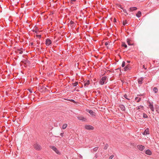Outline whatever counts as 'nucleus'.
<instances>
[{
	"label": "nucleus",
	"instance_id": "f704fd0d",
	"mask_svg": "<svg viewBox=\"0 0 159 159\" xmlns=\"http://www.w3.org/2000/svg\"><path fill=\"white\" fill-rule=\"evenodd\" d=\"M109 41L105 43V45L106 46H107L109 44Z\"/></svg>",
	"mask_w": 159,
	"mask_h": 159
},
{
	"label": "nucleus",
	"instance_id": "473e14b6",
	"mask_svg": "<svg viewBox=\"0 0 159 159\" xmlns=\"http://www.w3.org/2000/svg\"><path fill=\"white\" fill-rule=\"evenodd\" d=\"M76 1V0H71V3L72 4H74L73 2H75Z\"/></svg>",
	"mask_w": 159,
	"mask_h": 159
},
{
	"label": "nucleus",
	"instance_id": "f03ea898",
	"mask_svg": "<svg viewBox=\"0 0 159 159\" xmlns=\"http://www.w3.org/2000/svg\"><path fill=\"white\" fill-rule=\"evenodd\" d=\"M50 148L52 149L54 151L57 153L59 154H60L58 150L57 149V148L55 147L54 146H50Z\"/></svg>",
	"mask_w": 159,
	"mask_h": 159
},
{
	"label": "nucleus",
	"instance_id": "49530a36",
	"mask_svg": "<svg viewBox=\"0 0 159 159\" xmlns=\"http://www.w3.org/2000/svg\"><path fill=\"white\" fill-rule=\"evenodd\" d=\"M120 8H121L122 9H123V7H122L121 6H120Z\"/></svg>",
	"mask_w": 159,
	"mask_h": 159
},
{
	"label": "nucleus",
	"instance_id": "6ab92c4d",
	"mask_svg": "<svg viewBox=\"0 0 159 159\" xmlns=\"http://www.w3.org/2000/svg\"><path fill=\"white\" fill-rule=\"evenodd\" d=\"M141 98L137 97L135 98V100L137 102H139L140 101Z\"/></svg>",
	"mask_w": 159,
	"mask_h": 159
},
{
	"label": "nucleus",
	"instance_id": "c756f323",
	"mask_svg": "<svg viewBox=\"0 0 159 159\" xmlns=\"http://www.w3.org/2000/svg\"><path fill=\"white\" fill-rule=\"evenodd\" d=\"M143 117L144 118H147L148 117V116H147V115L146 114L143 113Z\"/></svg>",
	"mask_w": 159,
	"mask_h": 159
},
{
	"label": "nucleus",
	"instance_id": "72a5a7b5",
	"mask_svg": "<svg viewBox=\"0 0 159 159\" xmlns=\"http://www.w3.org/2000/svg\"><path fill=\"white\" fill-rule=\"evenodd\" d=\"M114 157V155H112L109 157V159H112Z\"/></svg>",
	"mask_w": 159,
	"mask_h": 159
},
{
	"label": "nucleus",
	"instance_id": "1a4fd4ad",
	"mask_svg": "<svg viewBox=\"0 0 159 159\" xmlns=\"http://www.w3.org/2000/svg\"><path fill=\"white\" fill-rule=\"evenodd\" d=\"M52 43L51 40L49 39H47L46 41V44L47 46H48Z\"/></svg>",
	"mask_w": 159,
	"mask_h": 159
},
{
	"label": "nucleus",
	"instance_id": "393cba45",
	"mask_svg": "<svg viewBox=\"0 0 159 159\" xmlns=\"http://www.w3.org/2000/svg\"><path fill=\"white\" fill-rule=\"evenodd\" d=\"M78 84V82H75L74 83L72 84L73 86H77Z\"/></svg>",
	"mask_w": 159,
	"mask_h": 159
},
{
	"label": "nucleus",
	"instance_id": "f257e3e1",
	"mask_svg": "<svg viewBox=\"0 0 159 159\" xmlns=\"http://www.w3.org/2000/svg\"><path fill=\"white\" fill-rule=\"evenodd\" d=\"M107 81V79L106 76H104L102 77L99 82L100 84L103 85L106 84Z\"/></svg>",
	"mask_w": 159,
	"mask_h": 159
},
{
	"label": "nucleus",
	"instance_id": "4468645a",
	"mask_svg": "<svg viewBox=\"0 0 159 159\" xmlns=\"http://www.w3.org/2000/svg\"><path fill=\"white\" fill-rule=\"evenodd\" d=\"M143 77H142L139 78L138 80L139 84H142V81H143Z\"/></svg>",
	"mask_w": 159,
	"mask_h": 159
},
{
	"label": "nucleus",
	"instance_id": "79ce46f5",
	"mask_svg": "<svg viewBox=\"0 0 159 159\" xmlns=\"http://www.w3.org/2000/svg\"><path fill=\"white\" fill-rule=\"evenodd\" d=\"M73 23H74V22H73L72 21H70V23L71 24H73Z\"/></svg>",
	"mask_w": 159,
	"mask_h": 159
},
{
	"label": "nucleus",
	"instance_id": "4be33fe9",
	"mask_svg": "<svg viewBox=\"0 0 159 159\" xmlns=\"http://www.w3.org/2000/svg\"><path fill=\"white\" fill-rule=\"evenodd\" d=\"M121 45L122 47H124L125 48L127 47V46L125 42H122Z\"/></svg>",
	"mask_w": 159,
	"mask_h": 159
},
{
	"label": "nucleus",
	"instance_id": "a19ab883",
	"mask_svg": "<svg viewBox=\"0 0 159 159\" xmlns=\"http://www.w3.org/2000/svg\"><path fill=\"white\" fill-rule=\"evenodd\" d=\"M30 44H31V46H34V43H30Z\"/></svg>",
	"mask_w": 159,
	"mask_h": 159
},
{
	"label": "nucleus",
	"instance_id": "5701e85b",
	"mask_svg": "<svg viewBox=\"0 0 159 159\" xmlns=\"http://www.w3.org/2000/svg\"><path fill=\"white\" fill-rule=\"evenodd\" d=\"M67 124H64L62 127V128L63 129H65L66 127H67Z\"/></svg>",
	"mask_w": 159,
	"mask_h": 159
},
{
	"label": "nucleus",
	"instance_id": "7ed1b4c3",
	"mask_svg": "<svg viewBox=\"0 0 159 159\" xmlns=\"http://www.w3.org/2000/svg\"><path fill=\"white\" fill-rule=\"evenodd\" d=\"M34 148L37 150H40L41 149V147L40 145L36 143L34 144Z\"/></svg>",
	"mask_w": 159,
	"mask_h": 159
},
{
	"label": "nucleus",
	"instance_id": "c03bdc74",
	"mask_svg": "<svg viewBox=\"0 0 159 159\" xmlns=\"http://www.w3.org/2000/svg\"><path fill=\"white\" fill-rule=\"evenodd\" d=\"M29 91H30V92L31 93H32V90H30V89H29Z\"/></svg>",
	"mask_w": 159,
	"mask_h": 159
},
{
	"label": "nucleus",
	"instance_id": "f3484780",
	"mask_svg": "<svg viewBox=\"0 0 159 159\" xmlns=\"http://www.w3.org/2000/svg\"><path fill=\"white\" fill-rule=\"evenodd\" d=\"M137 9V8L136 7H130V11H136Z\"/></svg>",
	"mask_w": 159,
	"mask_h": 159
},
{
	"label": "nucleus",
	"instance_id": "f8f14e48",
	"mask_svg": "<svg viewBox=\"0 0 159 159\" xmlns=\"http://www.w3.org/2000/svg\"><path fill=\"white\" fill-rule=\"evenodd\" d=\"M33 31L34 32H35L36 34H38V32H39L40 31H39V30L38 29V28L35 27H34V29L33 30Z\"/></svg>",
	"mask_w": 159,
	"mask_h": 159
},
{
	"label": "nucleus",
	"instance_id": "0eeeda50",
	"mask_svg": "<svg viewBox=\"0 0 159 159\" xmlns=\"http://www.w3.org/2000/svg\"><path fill=\"white\" fill-rule=\"evenodd\" d=\"M150 133L149 129L148 128L146 129L142 133V134L144 135H146L147 134H148Z\"/></svg>",
	"mask_w": 159,
	"mask_h": 159
},
{
	"label": "nucleus",
	"instance_id": "cd10ccee",
	"mask_svg": "<svg viewBox=\"0 0 159 159\" xmlns=\"http://www.w3.org/2000/svg\"><path fill=\"white\" fill-rule=\"evenodd\" d=\"M108 144H106L104 146V147L103 148L105 150L107 149V148H108Z\"/></svg>",
	"mask_w": 159,
	"mask_h": 159
},
{
	"label": "nucleus",
	"instance_id": "9b49d317",
	"mask_svg": "<svg viewBox=\"0 0 159 159\" xmlns=\"http://www.w3.org/2000/svg\"><path fill=\"white\" fill-rule=\"evenodd\" d=\"M78 118L80 120H82L83 121H86V118L85 117H84L82 116H80L78 117Z\"/></svg>",
	"mask_w": 159,
	"mask_h": 159
},
{
	"label": "nucleus",
	"instance_id": "9d476101",
	"mask_svg": "<svg viewBox=\"0 0 159 159\" xmlns=\"http://www.w3.org/2000/svg\"><path fill=\"white\" fill-rule=\"evenodd\" d=\"M90 81L89 80H85L84 82V85L85 87H87L88 86L89 84Z\"/></svg>",
	"mask_w": 159,
	"mask_h": 159
},
{
	"label": "nucleus",
	"instance_id": "dca6fc26",
	"mask_svg": "<svg viewBox=\"0 0 159 159\" xmlns=\"http://www.w3.org/2000/svg\"><path fill=\"white\" fill-rule=\"evenodd\" d=\"M129 69V65L128 64L124 68V71H126L128 70Z\"/></svg>",
	"mask_w": 159,
	"mask_h": 159
},
{
	"label": "nucleus",
	"instance_id": "2f4dec72",
	"mask_svg": "<svg viewBox=\"0 0 159 159\" xmlns=\"http://www.w3.org/2000/svg\"><path fill=\"white\" fill-rule=\"evenodd\" d=\"M124 97H125V98H126V99H128V100H129V98H127V94H125L124 95Z\"/></svg>",
	"mask_w": 159,
	"mask_h": 159
},
{
	"label": "nucleus",
	"instance_id": "7c9ffc66",
	"mask_svg": "<svg viewBox=\"0 0 159 159\" xmlns=\"http://www.w3.org/2000/svg\"><path fill=\"white\" fill-rule=\"evenodd\" d=\"M98 149V147H96L94 148L93 149V150L94 151H96Z\"/></svg>",
	"mask_w": 159,
	"mask_h": 159
},
{
	"label": "nucleus",
	"instance_id": "37998d69",
	"mask_svg": "<svg viewBox=\"0 0 159 159\" xmlns=\"http://www.w3.org/2000/svg\"><path fill=\"white\" fill-rule=\"evenodd\" d=\"M123 11H124V12H125V13H126L127 12L126 11V10H123Z\"/></svg>",
	"mask_w": 159,
	"mask_h": 159
},
{
	"label": "nucleus",
	"instance_id": "4c0bfd02",
	"mask_svg": "<svg viewBox=\"0 0 159 159\" xmlns=\"http://www.w3.org/2000/svg\"><path fill=\"white\" fill-rule=\"evenodd\" d=\"M127 43L128 45H129V39H127Z\"/></svg>",
	"mask_w": 159,
	"mask_h": 159
},
{
	"label": "nucleus",
	"instance_id": "a878e982",
	"mask_svg": "<svg viewBox=\"0 0 159 159\" xmlns=\"http://www.w3.org/2000/svg\"><path fill=\"white\" fill-rule=\"evenodd\" d=\"M127 23V20H125L123 21V24L124 25H125Z\"/></svg>",
	"mask_w": 159,
	"mask_h": 159
},
{
	"label": "nucleus",
	"instance_id": "20e7f679",
	"mask_svg": "<svg viewBox=\"0 0 159 159\" xmlns=\"http://www.w3.org/2000/svg\"><path fill=\"white\" fill-rule=\"evenodd\" d=\"M137 148L140 151H143L145 148V147L144 146L141 145H138L137 146Z\"/></svg>",
	"mask_w": 159,
	"mask_h": 159
},
{
	"label": "nucleus",
	"instance_id": "2eb2a0df",
	"mask_svg": "<svg viewBox=\"0 0 159 159\" xmlns=\"http://www.w3.org/2000/svg\"><path fill=\"white\" fill-rule=\"evenodd\" d=\"M16 52L17 53H19L20 54H21L23 53V51H22V48H21L19 49H18L16 50Z\"/></svg>",
	"mask_w": 159,
	"mask_h": 159
},
{
	"label": "nucleus",
	"instance_id": "423d86ee",
	"mask_svg": "<svg viewBox=\"0 0 159 159\" xmlns=\"http://www.w3.org/2000/svg\"><path fill=\"white\" fill-rule=\"evenodd\" d=\"M86 111L90 113V114L92 116H96V113L92 110L88 109L86 110Z\"/></svg>",
	"mask_w": 159,
	"mask_h": 159
},
{
	"label": "nucleus",
	"instance_id": "c85d7f7f",
	"mask_svg": "<svg viewBox=\"0 0 159 159\" xmlns=\"http://www.w3.org/2000/svg\"><path fill=\"white\" fill-rule=\"evenodd\" d=\"M69 101H70V102H73L74 103H76V102L73 99H70L69 100Z\"/></svg>",
	"mask_w": 159,
	"mask_h": 159
},
{
	"label": "nucleus",
	"instance_id": "6e6552de",
	"mask_svg": "<svg viewBox=\"0 0 159 159\" xmlns=\"http://www.w3.org/2000/svg\"><path fill=\"white\" fill-rule=\"evenodd\" d=\"M149 107L151 109V110L153 111H154V108L153 107V102H149Z\"/></svg>",
	"mask_w": 159,
	"mask_h": 159
},
{
	"label": "nucleus",
	"instance_id": "de8ad7c7",
	"mask_svg": "<svg viewBox=\"0 0 159 159\" xmlns=\"http://www.w3.org/2000/svg\"><path fill=\"white\" fill-rule=\"evenodd\" d=\"M127 63H129V61H127Z\"/></svg>",
	"mask_w": 159,
	"mask_h": 159
},
{
	"label": "nucleus",
	"instance_id": "e433bc0d",
	"mask_svg": "<svg viewBox=\"0 0 159 159\" xmlns=\"http://www.w3.org/2000/svg\"><path fill=\"white\" fill-rule=\"evenodd\" d=\"M36 36L40 38L41 37V35H36Z\"/></svg>",
	"mask_w": 159,
	"mask_h": 159
},
{
	"label": "nucleus",
	"instance_id": "a211bd4d",
	"mask_svg": "<svg viewBox=\"0 0 159 159\" xmlns=\"http://www.w3.org/2000/svg\"><path fill=\"white\" fill-rule=\"evenodd\" d=\"M143 106H139L138 107H137L136 109L137 110H143Z\"/></svg>",
	"mask_w": 159,
	"mask_h": 159
},
{
	"label": "nucleus",
	"instance_id": "b1692460",
	"mask_svg": "<svg viewBox=\"0 0 159 159\" xmlns=\"http://www.w3.org/2000/svg\"><path fill=\"white\" fill-rule=\"evenodd\" d=\"M153 91L155 93H156L158 92V89L157 87H154L153 89Z\"/></svg>",
	"mask_w": 159,
	"mask_h": 159
},
{
	"label": "nucleus",
	"instance_id": "39448f33",
	"mask_svg": "<svg viewBox=\"0 0 159 159\" xmlns=\"http://www.w3.org/2000/svg\"><path fill=\"white\" fill-rule=\"evenodd\" d=\"M85 128L88 130H93L94 129V128L91 125H85Z\"/></svg>",
	"mask_w": 159,
	"mask_h": 159
},
{
	"label": "nucleus",
	"instance_id": "09e8293b",
	"mask_svg": "<svg viewBox=\"0 0 159 159\" xmlns=\"http://www.w3.org/2000/svg\"><path fill=\"white\" fill-rule=\"evenodd\" d=\"M82 87H83V85H82V86L80 87H81V88H82Z\"/></svg>",
	"mask_w": 159,
	"mask_h": 159
},
{
	"label": "nucleus",
	"instance_id": "ddd939ff",
	"mask_svg": "<svg viewBox=\"0 0 159 159\" xmlns=\"http://www.w3.org/2000/svg\"><path fill=\"white\" fill-rule=\"evenodd\" d=\"M145 153H146V154L150 155H151L152 154V152L149 149H147L146 150L145 152Z\"/></svg>",
	"mask_w": 159,
	"mask_h": 159
},
{
	"label": "nucleus",
	"instance_id": "bb28decb",
	"mask_svg": "<svg viewBox=\"0 0 159 159\" xmlns=\"http://www.w3.org/2000/svg\"><path fill=\"white\" fill-rule=\"evenodd\" d=\"M127 63H125V61H123V62L122 63V64L121 66H122V67H124L125 66V65H127Z\"/></svg>",
	"mask_w": 159,
	"mask_h": 159
},
{
	"label": "nucleus",
	"instance_id": "8fccbe9b",
	"mask_svg": "<svg viewBox=\"0 0 159 159\" xmlns=\"http://www.w3.org/2000/svg\"><path fill=\"white\" fill-rule=\"evenodd\" d=\"M126 32L127 33H128V32L126 31Z\"/></svg>",
	"mask_w": 159,
	"mask_h": 159
},
{
	"label": "nucleus",
	"instance_id": "58836bf2",
	"mask_svg": "<svg viewBox=\"0 0 159 159\" xmlns=\"http://www.w3.org/2000/svg\"><path fill=\"white\" fill-rule=\"evenodd\" d=\"M63 133H61L60 134V135L61 137H63Z\"/></svg>",
	"mask_w": 159,
	"mask_h": 159
},
{
	"label": "nucleus",
	"instance_id": "aec40b11",
	"mask_svg": "<svg viewBox=\"0 0 159 159\" xmlns=\"http://www.w3.org/2000/svg\"><path fill=\"white\" fill-rule=\"evenodd\" d=\"M141 12L140 11H139L136 14V16L139 18L141 15Z\"/></svg>",
	"mask_w": 159,
	"mask_h": 159
},
{
	"label": "nucleus",
	"instance_id": "412c9836",
	"mask_svg": "<svg viewBox=\"0 0 159 159\" xmlns=\"http://www.w3.org/2000/svg\"><path fill=\"white\" fill-rule=\"evenodd\" d=\"M120 107L121 109L123 111H124L125 109V107L123 105H120Z\"/></svg>",
	"mask_w": 159,
	"mask_h": 159
},
{
	"label": "nucleus",
	"instance_id": "ea45409f",
	"mask_svg": "<svg viewBox=\"0 0 159 159\" xmlns=\"http://www.w3.org/2000/svg\"><path fill=\"white\" fill-rule=\"evenodd\" d=\"M113 21H114V22H116V19L115 18H114V20H113Z\"/></svg>",
	"mask_w": 159,
	"mask_h": 159
},
{
	"label": "nucleus",
	"instance_id": "c9c22d12",
	"mask_svg": "<svg viewBox=\"0 0 159 159\" xmlns=\"http://www.w3.org/2000/svg\"><path fill=\"white\" fill-rule=\"evenodd\" d=\"M144 95V94H140L138 95V96H143Z\"/></svg>",
	"mask_w": 159,
	"mask_h": 159
},
{
	"label": "nucleus",
	"instance_id": "a18cd8bd",
	"mask_svg": "<svg viewBox=\"0 0 159 159\" xmlns=\"http://www.w3.org/2000/svg\"><path fill=\"white\" fill-rule=\"evenodd\" d=\"M133 45H134V44H131L130 43V44H129L130 46H132Z\"/></svg>",
	"mask_w": 159,
	"mask_h": 159
}]
</instances>
